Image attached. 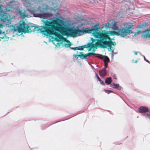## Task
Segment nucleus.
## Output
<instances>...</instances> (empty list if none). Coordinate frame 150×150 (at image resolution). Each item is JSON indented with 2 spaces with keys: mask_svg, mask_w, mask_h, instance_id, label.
<instances>
[{
  "mask_svg": "<svg viewBox=\"0 0 150 150\" xmlns=\"http://www.w3.org/2000/svg\"><path fill=\"white\" fill-rule=\"evenodd\" d=\"M78 47H70V48L72 50H77V48Z\"/></svg>",
  "mask_w": 150,
  "mask_h": 150,
  "instance_id": "30",
  "label": "nucleus"
},
{
  "mask_svg": "<svg viewBox=\"0 0 150 150\" xmlns=\"http://www.w3.org/2000/svg\"><path fill=\"white\" fill-rule=\"evenodd\" d=\"M102 56L101 57V58H100L101 59H103L104 62V63H105V62L106 63H108L110 61L109 58L106 56H103L102 54H101Z\"/></svg>",
  "mask_w": 150,
  "mask_h": 150,
  "instance_id": "15",
  "label": "nucleus"
},
{
  "mask_svg": "<svg viewBox=\"0 0 150 150\" xmlns=\"http://www.w3.org/2000/svg\"><path fill=\"white\" fill-rule=\"evenodd\" d=\"M149 111V108L145 106H140L138 109L139 112L141 113H146Z\"/></svg>",
  "mask_w": 150,
  "mask_h": 150,
  "instance_id": "11",
  "label": "nucleus"
},
{
  "mask_svg": "<svg viewBox=\"0 0 150 150\" xmlns=\"http://www.w3.org/2000/svg\"><path fill=\"white\" fill-rule=\"evenodd\" d=\"M142 33H143L141 35V37H144L146 38H150V29H147L142 31L139 30L136 33L137 34H139Z\"/></svg>",
  "mask_w": 150,
  "mask_h": 150,
  "instance_id": "7",
  "label": "nucleus"
},
{
  "mask_svg": "<svg viewBox=\"0 0 150 150\" xmlns=\"http://www.w3.org/2000/svg\"><path fill=\"white\" fill-rule=\"evenodd\" d=\"M48 20H42L41 25L37 28H35V26H33L26 24L25 22H23L20 23L19 25L16 26V29H14V30L15 31H17L19 33H20L22 31L29 33L37 31L38 33H42L39 30L40 27L43 24L45 23V22L48 23Z\"/></svg>",
  "mask_w": 150,
  "mask_h": 150,
  "instance_id": "2",
  "label": "nucleus"
},
{
  "mask_svg": "<svg viewBox=\"0 0 150 150\" xmlns=\"http://www.w3.org/2000/svg\"><path fill=\"white\" fill-rule=\"evenodd\" d=\"M86 57H90L92 55L95 56V57H97L98 58H101L102 56L100 54H96L93 53H89L87 54L86 55Z\"/></svg>",
  "mask_w": 150,
  "mask_h": 150,
  "instance_id": "13",
  "label": "nucleus"
},
{
  "mask_svg": "<svg viewBox=\"0 0 150 150\" xmlns=\"http://www.w3.org/2000/svg\"><path fill=\"white\" fill-rule=\"evenodd\" d=\"M135 62L136 63H137V60H136Z\"/></svg>",
  "mask_w": 150,
  "mask_h": 150,
  "instance_id": "42",
  "label": "nucleus"
},
{
  "mask_svg": "<svg viewBox=\"0 0 150 150\" xmlns=\"http://www.w3.org/2000/svg\"><path fill=\"white\" fill-rule=\"evenodd\" d=\"M70 43H65L64 44V45H65V47H69L70 46Z\"/></svg>",
  "mask_w": 150,
  "mask_h": 150,
  "instance_id": "27",
  "label": "nucleus"
},
{
  "mask_svg": "<svg viewBox=\"0 0 150 150\" xmlns=\"http://www.w3.org/2000/svg\"><path fill=\"white\" fill-rule=\"evenodd\" d=\"M138 52V53H139L140 54V55H141V56H142V54H141V53L140 52Z\"/></svg>",
  "mask_w": 150,
  "mask_h": 150,
  "instance_id": "40",
  "label": "nucleus"
},
{
  "mask_svg": "<svg viewBox=\"0 0 150 150\" xmlns=\"http://www.w3.org/2000/svg\"><path fill=\"white\" fill-rule=\"evenodd\" d=\"M95 75H96V77L98 80L99 79H100V78L99 77L98 74L96 73H95Z\"/></svg>",
  "mask_w": 150,
  "mask_h": 150,
  "instance_id": "29",
  "label": "nucleus"
},
{
  "mask_svg": "<svg viewBox=\"0 0 150 150\" xmlns=\"http://www.w3.org/2000/svg\"><path fill=\"white\" fill-rule=\"evenodd\" d=\"M93 36L95 38L99 37L100 39L106 40L108 39V36L105 35L101 34L99 33H93Z\"/></svg>",
  "mask_w": 150,
  "mask_h": 150,
  "instance_id": "9",
  "label": "nucleus"
},
{
  "mask_svg": "<svg viewBox=\"0 0 150 150\" xmlns=\"http://www.w3.org/2000/svg\"><path fill=\"white\" fill-rule=\"evenodd\" d=\"M98 80L99 81V82H100V84H101L102 85H104V86L105 85V84H104V83L103 82V81L102 80L100 79H99Z\"/></svg>",
  "mask_w": 150,
  "mask_h": 150,
  "instance_id": "25",
  "label": "nucleus"
},
{
  "mask_svg": "<svg viewBox=\"0 0 150 150\" xmlns=\"http://www.w3.org/2000/svg\"><path fill=\"white\" fill-rule=\"evenodd\" d=\"M108 66V63H106L105 62V63H104V68H103L101 70L99 71V75L101 78H103L106 75L107 73L106 68Z\"/></svg>",
  "mask_w": 150,
  "mask_h": 150,
  "instance_id": "10",
  "label": "nucleus"
},
{
  "mask_svg": "<svg viewBox=\"0 0 150 150\" xmlns=\"http://www.w3.org/2000/svg\"><path fill=\"white\" fill-rule=\"evenodd\" d=\"M79 114V112H77V113H76L74 115H73L71 117H73V116H74L76 115H77V114Z\"/></svg>",
  "mask_w": 150,
  "mask_h": 150,
  "instance_id": "34",
  "label": "nucleus"
},
{
  "mask_svg": "<svg viewBox=\"0 0 150 150\" xmlns=\"http://www.w3.org/2000/svg\"><path fill=\"white\" fill-rule=\"evenodd\" d=\"M77 56H77L76 55H74V57L75 58H78V57Z\"/></svg>",
  "mask_w": 150,
  "mask_h": 150,
  "instance_id": "33",
  "label": "nucleus"
},
{
  "mask_svg": "<svg viewBox=\"0 0 150 150\" xmlns=\"http://www.w3.org/2000/svg\"><path fill=\"white\" fill-rule=\"evenodd\" d=\"M116 53H114V54H116Z\"/></svg>",
  "mask_w": 150,
  "mask_h": 150,
  "instance_id": "45",
  "label": "nucleus"
},
{
  "mask_svg": "<svg viewBox=\"0 0 150 150\" xmlns=\"http://www.w3.org/2000/svg\"><path fill=\"white\" fill-rule=\"evenodd\" d=\"M71 117H69V118H66V119H64V120H66L68 119H69V118H71ZM63 120H62V121H63Z\"/></svg>",
  "mask_w": 150,
  "mask_h": 150,
  "instance_id": "36",
  "label": "nucleus"
},
{
  "mask_svg": "<svg viewBox=\"0 0 150 150\" xmlns=\"http://www.w3.org/2000/svg\"><path fill=\"white\" fill-rule=\"evenodd\" d=\"M110 86L111 87L119 90H121L122 88V87L120 86L119 84H115V83H113L111 84Z\"/></svg>",
  "mask_w": 150,
  "mask_h": 150,
  "instance_id": "12",
  "label": "nucleus"
},
{
  "mask_svg": "<svg viewBox=\"0 0 150 150\" xmlns=\"http://www.w3.org/2000/svg\"><path fill=\"white\" fill-rule=\"evenodd\" d=\"M4 7L2 5H0V13H3L4 12Z\"/></svg>",
  "mask_w": 150,
  "mask_h": 150,
  "instance_id": "22",
  "label": "nucleus"
},
{
  "mask_svg": "<svg viewBox=\"0 0 150 150\" xmlns=\"http://www.w3.org/2000/svg\"><path fill=\"white\" fill-rule=\"evenodd\" d=\"M131 26L130 25H124V27L119 29L117 26V22H114L112 24L111 28L113 30H117L118 35H120L121 37H124L132 33L131 30L130 29L131 28Z\"/></svg>",
  "mask_w": 150,
  "mask_h": 150,
  "instance_id": "3",
  "label": "nucleus"
},
{
  "mask_svg": "<svg viewBox=\"0 0 150 150\" xmlns=\"http://www.w3.org/2000/svg\"><path fill=\"white\" fill-rule=\"evenodd\" d=\"M142 57H143V58H144V61H146V62H147L148 63H149H149V61H148V60H147L145 58L144 56L143 55H142Z\"/></svg>",
  "mask_w": 150,
  "mask_h": 150,
  "instance_id": "28",
  "label": "nucleus"
},
{
  "mask_svg": "<svg viewBox=\"0 0 150 150\" xmlns=\"http://www.w3.org/2000/svg\"><path fill=\"white\" fill-rule=\"evenodd\" d=\"M85 59V60H86V61L88 62V63L89 64V62H88V58H87V57H86V58H85V59Z\"/></svg>",
  "mask_w": 150,
  "mask_h": 150,
  "instance_id": "32",
  "label": "nucleus"
},
{
  "mask_svg": "<svg viewBox=\"0 0 150 150\" xmlns=\"http://www.w3.org/2000/svg\"><path fill=\"white\" fill-rule=\"evenodd\" d=\"M111 57H112V59H113V56L112 55H112Z\"/></svg>",
  "mask_w": 150,
  "mask_h": 150,
  "instance_id": "39",
  "label": "nucleus"
},
{
  "mask_svg": "<svg viewBox=\"0 0 150 150\" xmlns=\"http://www.w3.org/2000/svg\"><path fill=\"white\" fill-rule=\"evenodd\" d=\"M80 112H81V111H80ZM80 112L79 113H80Z\"/></svg>",
  "mask_w": 150,
  "mask_h": 150,
  "instance_id": "50",
  "label": "nucleus"
},
{
  "mask_svg": "<svg viewBox=\"0 0 150 150\" xmlns=\"http://www.w3.org/2000/svg\"><path fill=\"white\" fill-rule=\"evenodd\" d=\"M52 124H51V125H50V126L51 125H52Z\"/></svg>",
  "mask_w": 150,
  "mask_h": 150,
  "instance_id": "47",
  "label": "nucleus"
},
{
  "mask_svg": "<svg viewBox=\"0 0 150 150\" xmlns=\"http://www.w3.org/2000/svg\"><path fill=\"white\" fill-rule=\"evenodd\" d=\"M112 44L110 45H108L107 46L109 48H108V50L109 51H111L112 53L114 52V50L115 49V46L113 45L114 44H115V42H112Z\"/></svg>",
  "mask_w": 150,
  "mask_h": 150,
  "instance_id": "14",
  "label": "nucleus"
},
{
  "mask_svg": "<svg viewBox=\"0 0 150 150\" xmlns=\"http://www.w3.org/2000/svg\"><path fill=\"white\" fill-rule=\"evenodd\" d=\"M147 24V23L144 22V23H141L140 25H139L138 27L137 28L139 29L144 28L146 27V25Z\"/></svg>",
  "mask_w": 150,
  "mask_h": 150,
  "instance_id": "16",
  "label": "nucleus"
},
{
  "mask_svg": "<svg viewBox=\"0 0 150 150\" xmlns=\"http://www.w3.org/2000/svg\"><path fill=\"white\" fill-rule=\"evenodd\" d=\"M1 34V32H0V34Z\"/></svg>",
  "mask_w": 150,
  "mask_h": 150,
  "instance_id": "49",
  "label": "nucleus"
},
{
  "mask_svg": "<svg viewBox=\"0 0 150 150\" xmlns=\"http://www.w3.org/2000/svg\"><path fill=\"white\" fill-rule=\"evenodd\" d=\"M83 23L81 24V25H83Z\"/></svg>",
  "mask_w": 150,
  "mask_h": 150,
  "instance_id": "48",
  "label": "nucleus"
},
{
  "mask_svg": "<svg viewBox=\"0 0 150 150\" xmlns=\"http://www.w3.org/2000/svg\"><path fill=\"white\" fill-rule=\"evenodd\" d=\"M100 24L99 23L92 26L91 28H86V32L85 33H92L93 36V33H99L100 31H102L101 26H100Z\"/></svg>",
  "mask_w": 150,
  "mask_h": 150,
  "instance_id": "5",
  "label": "nucleus"
},
{
  "mask_svg": "<svg viewBox=\"0 0 150 150\" xmlns=\"http://www.w3.org/2000/svg\"><path fill=\"white\" fill-rule=\"evenodd\" d=\"M78 57H79L82 59H84L86 57V55H84L83 54L79 55L78 56Z\"/></svg>",
  "mask_w": 150,
  "mask_h": 150,
  "instance_id": "23",
  "label": "nucleus"
},
{
  "mask_svg": "<svg viewBox=\"0 0 150 150\" xmlns=\"http://www.w3.org/2000/svg\"><path fill=\"white\" fill-rule=\"evenodd\" d=\"M92 67L93 68V69H94V67L93 66H92Z\"/></svg>",
  "mask_w": 150,
  "mask_h": 150,
  "instance_id": "43",
  "label": "nucleus"
},
{
  "mask_svg": "<svg viewBox=\"0 0 150 150\" xmlns=\"http://www.w3.org/2000/svg\"><path fill=\"white\" fill-rule=\"evenodd\" d=\"M57 45H56V46H58L60 44L59 43H57Z\"/></svg>",
  "mask_w": 150,
  "mask_h": 150,
  "instance_id": "35",
  "label": "nucleus"
},
{
  "mask_svg": "<svg viewBox=\"0 0 150 150\" xmlns=\"http://www.w3.org/2000/svg\"><path fill=\"white\" fill-rule=\"evenodd\" d=\"M104 91H105V92L108 93V94H109L111 92H112L113 91L112 90H106L105 89H104Z\"/></svg>",
  "mask_w": 150,
  "mask_h": 150,
  "instance_id": "24",
  "label": "nucleus"
},
{
  "mask_svg": "<svg viewBox=\"0 0 150 150\" xmlns=\"http://www.w3.org/2000/svg\"><path fill=\"white\" fill-rule=\"evenodd\" d=\"M98 43L100 45L103 47H105L104 45H110L112 44V41H107L102 39H100L98 40Z\"/></svg>",
  "mask_w": 150,
  "mask_h": 150,
  "instance_id": "8",
  "label": "nucleus"
},
{
  "mask_svg": "<svg viewBox=\"0 0 150 150\" xmlns=\"http://www.w3.org/2000/svg\"><path fill=\"white\" fill-rule=\"evenodd\" d=\"M137 52H135V53H134V54H135V55H137Z\"/></svg>",
  "mask_w": 150,
  "mask_h": 150,
  "instance_id": "37",
  "label": "nucleus"
},
{
  "mask_svg": "<svg viewBox=\"0 0 150 150\" xmlns=\"http://www.w3.org/2000/svg\"><path fill=\"white\" fill-rule=\"evenodd\" d=\"M82 53H83V52H80V53H79V54H82Z\"/></svg>",
  "mask_w": 150,
  "mask_h": 150,
  "instance_id": "44",
  "label": "nucleus"
},
{
  "mask_svg": "<svg viewBox=\"0 0 150 150\" xmlns=\"http://www.w3.org/2000/svg\"><path fill=\"white\" fill-rule=\"evenodd\" d=\"M110 24L109 23H105V24H103L101 26L102 30V28L104 27H105L106 29H107L108 28H110Z\"/></svg>",
  "mask_w": 150,
  "mask_h": 150,
  "instance_id": "18",
  "label": "nucleus"
},
{
  "mask_svg": "<svg viewBox=\"0 0 150 150\" xmlns=\"http://www.w3.org/2000/svg\"><path fill=\"white\" fill-rule=\"evenodd\" d=\"M143 115L145 116L146 118L150 119V111L144 113Z\"/></svg>",
  "mask_w": 150,
  "mask_h": 150,
  "instance_id": "20",
  "label": "nucleus"
},
{
  "mask_svg": "<svg viewBox=\"0 0 150 150\" xmlns=\"http://www.w3.org/2000/svg\"><path fill=\"white\" fill-rule=\"evenodd\" d=\"M92 51L94 52L95 51V50L94 49L92 50Z\"/></svg>",
  "mask_w": 150,
  "mask_h": 150,
  "instance_id": "41",
  "label": "nucleus"
},
{
  "mask_svg": "<svg viewBox=\"0 0 150 150\" xmlns=\"http://www.w3.org/2000/svg\"><path fill=\"white\" fill-rule=\"evenodd\" d=\"M77 29L75 28L68 30V32L70 35L73 37H75L77 36H80L81 35V33L83 34H86V28H82V30H79V26H78L76 27Z\"/></svg>",
  "mask_w": 150,
  "mask_h": 150,
  "instance_id": "4",
  "label": "nucleus"
},
{
  "mask_svg": "<svg viewBox=\"0 0 150 150\" xmlns=\"http://www.w3.org/2000/svg\"><path fill=\"white\" fill-rule=\"evenodd\" d=\"M112 76H113V77L114 79H116V80L117 79V78H116V76L115 74H114Z\"/></svg>",
  "mask_w": 150,
  "mask_h": 150,
  "instance_id": "31",
  "label": "nucleus"
},
{
  "mask_svg": "<svg viewBox=\"0 0 150 150\" xmlns=\"http://www.w3.org/2000/svg\"><path fill=\"white\" fill-rule=\"evenodd\" d=\"M0 19L3 22H6V24L8 25L10 23L11 19L9 16L6 13H4L1 16Z\"/></svg>",
  "mask_w": 150,
  "mask_h": 150,
  "instance_id": "6",
  "label": "nucleus"
},
{
  "mask_svg": "<svg viewBox=\"0 0 150 150\" xmlns=\"http://www.w3.org/2000/svg\"><path fill=\"white\" fill-rule=\"evenodd\" d=\"M93 44L92 43V42H90L88 43L86 45H84L83 46H81V47H83H83L84 48H88L89 46H91V47H92L93 46Z\"/></svg>",
  "mask_w": 150,
  "mask_h": 150,
  "instance_id": "19",
  "label": "nucleus"
},
{
  "mask_svg": "<svg viewBox=\"0 0 150 150\" xmlns=\"http://www.w3.org/2000/svg\"><path fill=\"white\" fill-rule=\"evenodd\" d=\"M27 2V6L25 5L26 10L22 12V10H17V13L20 15L22 18L25 17H30L32 16L35 17L48 19V23L45 22V23L40 27V30L44 36H48L50 35H55L56 37L54 38L56 41H61L63 38V36L58 32L59 27L61 29L66 30L71 28L70 24L64 21L59 18V14L56 13L54 16L50 13L45 12L47 11L46 7L32 8L31 3L35 1L36 0H25Z\"/></svg>",
  "mask_w": 150,
  "mask_h": 150,
  "instance_id": "1",
  "label": "nucleus"
},
{
  "mask_svg": "<svg viewBox=\"0 0 150 150\" xmlns=\"http://www.w3.org/2000/svg\"><path fill=\"white\" fill-rule=\"evenodd\" d=\"M91 48H90V49L89 50H89V51H90V50H91Z\"/></svg>",
  "mask_w": 150,
  "mask_h": 150,
  "instance_id": "46",
  "label": "nucleus"
},
{
  "mask_svg": "<svg viewBox=\"0 0 150 150\" xmlns=\"http://www.w3.org/2000/svg\"><path fill=\"white\" fill-rule=\"evenodd\" d=\"M60 121H58L56 122H55L54 123H53V124H54V123H57V122H60Z\"/></svg>",
  "mask_w": 150,
  "mask_h": 150,
  "instance_id": "38",
  "label": "nucleus"
},
{
  "mask_svg": "<svg viewBox=\"0 0 150 150\" xmlns=\"http://www.w3.org/2000/svg\"><path fill=\"white\" fill-rule=\"evenodd\" d=\"M77 47V50H83V47H81H81H80V46H79V47Z\"/></svg>",
  "mask_w": 150,
  "mask_h": 150,
  "instance_id": "26",
  "label": "nucleus"
},
{
  "mask_svg": "<svg viewBox=\"0 0 150 150\" xmlns=\"http://www.w3.org/2000/svg\"><path fill=\"white\" fill-rule=\"evenodd\" d=\"M15 2L13 1H11L9 3L8 5L10 6V7L12 8L13 7V6L14 5Z\"/></svg>",
  "mask_w": 150,
  "mask_h": 150,
  "instance_id": "21",
  "label": "nucleus"
},
{
  "mask_svg": "<svg viewBox=\"0 0 150 150\" xmlns=\"http://www.w3.org/2000/svg\"><path fill=\"white\" fill-rule=\"evenodd\" d=\"M112 82V80L110 77L107 78L105 80V83L107 85L111 84Z\"/></svg>",
  "mask_w": 150,
  "mask_h": 150,
  "instance_id": "17",
  "label": "nucleus"
}]
</instances>
